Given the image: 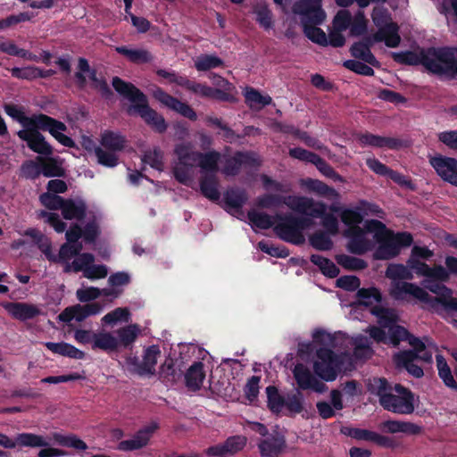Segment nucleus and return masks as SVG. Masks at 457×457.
I'll return each mask as SVG.
<instances>
[{
  "instance_id": "f257e3e1",
  "label": "nucleus",
  "mask_w": 457,
  "mask_h": 457,
  "mask_svg": "<svg viewBox=\"0 0 457 457\" xmlns=\"http://www.w3.org/2000/svg\"><path fill=\"white\" fill-rule=\"evenodd\" d=\"M386 278L392 280L389 294L396 300H416L434 312L440 308L457 311V298L453 296V290L444 284L424 279L422 287L411 282L413 274L407 264H389L386 270Z\"/></svg>"
},
{
  "instance_id": "f03ea898",
  "label": "nucleus",
  "mask_w": 457,
  "mask_h": 457,
  "mask_svg": "<svg viewBox=\"0 0 457 457\" xmlns=\"http://www.w3.org/2000/svg\"><path fill=\"white\" fill-rule=\"evenodd\" d=\"M367 386L371 394L378 396L379 403L385 410L401 415L414 412L418 401L410 389L400 384L392 387L382 378L369 379Z\"/></svg>"
},
{
  "instance_id": "7ed1b4c3",
  "label": "nucleus",
  "mask_w": 457,
  "mask_h": 457,
  "mask_svg": "<svg viewBox=\"0 0 457 457\" xmlns=\"http://www.w3.org/2000/svg\"><path fill=\"white\" fill-rule=\"evenodd\" d=\"M370 337L377 342L389 343L396 346L400 341H407L412 347L408 350L414 355V359L431 364L433 362V354L439 353L437 345L428 337L420 339L410 334L403 327L397 326L391 328V334L386 335L385 331L377 327H370L367 330Z\"/></svg>"
},
{
  "instance_id": "20e7f679",
  "label": "nucleus",
  "mask_w": 457,
  "mask_h": 457,
  "mask_svg": "<svg viewBox=\"0 0 457 457\" xmlns=\"http://www.w3.org/2000/svg\"><path fill=\"white\" fill-rule=\"evenodd\" d=\"M402 61L411 65H423L431 73L449 78L457 77V60L454 52L446 49H421L407 52Z\"/></svg>"
},
{
  "instance_id": "39448f33",
  "label": "nucleus",
  "mask_w": 457,
  "mask_h": 457,
  "mask_svg": "<svg viewBox=\"0 0 457 457\" xmlns=\"http://www.w3.org/2000/svg\"><path fill=\"white\" fill-rule=\"evenodd\" d=\"M368 231L373 235V239L379 244L374 253L378 260H387L396 256L402 247L409 246L412 243V237L410 233L394 234L386 229V226L377 220L366 222Z\"/></svg>"
},
{
  "instance_id": "423d86ee",
  "label": "nucleus",
  "mask_w": 457,
  "mask_h": 457,
  "mask_svg": "<svg viewBox=\"0 0 457 457\" xmlns=\"http://www.w3.org/2000/svg\"><path fill=\"white\" fill-rule=\"evenodd\" d=\"M293 12L301 17L306 37L320 46L328 45L326 33L316 25L321 24L326 13L321 8V0H299L293 6Z\"/></svg>"
},
{
  "instance_id": "0eeeda50",
  "label": "nucleus",
  "mask_w": 457,
  "mask_h": 457,
  "mask_svg": "<svg viewBox=\"0 0 457 457\" xmlns=\"http://www.w3.org/2000/svg\"><path fill=\"white\" fill-rule=\"evenodd\" d=\"M112 87L123 97L130 101L134 105L129 112L138 113L145 121L152 126L156 131H165L167 125L162 116L149 108L146 104L145 95L130 83L125 82L118 77L112 79Z\"/></svg>"
},
{
  "instance_id": "6e6552de",
  "label": "nucleus",
  "mask_w": 457,
  "mask_h": 457,
  "mask_svg": "<svg viewBox=\"0 0 457 457\" xmlns=\"http://www.w3.org/2000/svg\"><path fill=\"white\" fill-rule=\"evenodd\" d=\"M358 304L356 309L361 306L369 309V312L377 317L380 329L386 335L391 334V328L397 327L398 314L395 309L382 306V295L376 287L361 288L357 293Z\"/></svg>"
},
{
  "instance_id": "1a4fd4ad",
  "label": "nucleus",
  "mask_w": 457,
  "mask_h": 457,
  "mask_svg": "<svg viewBox=\"0 0 457 457\" xmlns=\"http://www.w3.org/2000/svg\"><path fill=\"white\" fill-rule=\"evenodd\" d=\"M284 204L291 210L307 214L313 218H322V226L331 234L338 232L337 219L332 214H326L327 205L304 196L289 195L284 198Z\"/></svg>"
},
{
  "instance_id": "9d476101",
  "label": "nucleus",
  "mask_w": 457,
  "mask_h": 457,
  "mask_svg": "<svg viewBox=\"0 0 457 457\" xmlns=\"http://www.w3.org/2000/svg\"><path fill=\"white\" fill-rule=\"evenodd\" d=\"M371 19L378 31L369 37L370 43L384 42L388 47H396L401 42L399 28L391 21L388 11L384 7H375Z\"/></svg>"
},
{
  "instance_id": "9b49d317",
  "label": "nucleus",
  "mask_w": 457,
  "mask_h": 457,
  "mask_svg": "<svg viewBox=\"0 0 457 457\" xmlns=\"http://www.w3.org/2000/svg\"><path fill=\"white\" fill-rule=\"evenodd\" d=\"M174 154L176 160L172 165V171L175 179L186 186H192L194 168L197 162L196 152L190 143H180L175 145Z\"/></svg>"
},
{
  "instance_id": "f8f14e48",
  "label": "nucleus",
  "mask_w": 457,
  "mask_h": 457,
  "mask_svg": "<svg viewBox=\"0 0 457 457\" xmlns=\"http://www.w3.org/2000/svg\"><path fill=\"white\" fill-rule=\"evenodd\" d=\"M100 143L101 145L95 149L97 162L106 167H115L118 164L117 153L125 147V138L119 133L104 131Z\"/></svg>"
},
{
  "instance_id": "ddd939ff",
  "label": "nucleus",
  "mask_w": 457,
  "mask_h": 457,
  "mask_svg": "<svg viewBox=\"0 0 457 457\" xmlns=\"http://www.w3.org/2000/svg\"><path fill=\"white\" fill-rule=\"evenodd\" d=\"M278 221L274 226V231L284 241L301 245L304 242L303 231L310 226L307 219H298L288 215L281 217L277 215Z\"/></svg>"
},
{
  "instance_id": "4468645a",
  "label": "nucleus",
  "mask_w": 457,
  "mask_h": 457,
  "mask_svg": "<svg viewBox=\"0 0 457 457\" xmlns=\"http://www.w3.org/2000/svg\"><path fill=\"white\" fill-rule=\"evenodd\" d=\"M94 262L95 257L92 253H78L71 262H67L64 271H82L83 276L91 280L105 278L108 274V268L104 264H94Z\"/></svg>"
},
{
  "instance_id": "2eb2a0df",
  "label": "nucleus",
  "mask_w": 457,
  "mask_h": 457,
  "mask_svg": "<svg viewBox=\"0 0 457 457\" xmlns=\"http://www.w3.org/2000/svg\"><path fill=\"white\" fill-rule=\"evenodd\" d=\"M342 359V356L336 355L328 348H320L317 350L313 361V370L320 378L326 381H333L337 376Z\"/></svg>"
},
{
  "instance_id": "dca6fc26",
  "label": "nucleus",
  "mask_w": 457,
  "mask_h": 457,
  "mask_svg": "<svg viewBox=\"0 0 457 457\" xmlns=\"http://www.w3.org/2000/svg\"><path fill=\"white\" fill-rule=\"evenodd\" d=\"M34 126H37L41 130L48 131L56 141L66 147H73L75 145L73 139L64 134L67 130V126L60 120L41 113L37 115Z\"/></svg>"
},
{
  "instance_id": "f3484780",
  "label": "nucleus",
  "mask_w": 457,
  "mask_h": 457,
  "mask_svg": "<svg viewBox=\"0 0 457 457\" xmlns=\"http://www.w3.org/2000/svg\"><path fill=\"white\" fill-rule=\"evenodd\" d=\"M37 126H30L18 131V137L26 141L29 148L38 154L49 156L53 154V148L45 137L39 132Z\"/></svg>"
},
{
  "instance_id": "a211bd4d",
  "label": "nucleus",
  "mask_w": 457,
  "mask_h": 457,
  "mask_svg": "<svg viewBox=\"0 0 457 457\" xmlns=\"http://www.w3.org/2000/svg\"><path fill=\"white\" fill-rule=\"evenodd\" d=\"M429 163L444 181L457 187V159L438 154Z\"/></svg>"
},
{
  "instance_id": "6ab92c4d",
  "label": "nucleus",
  "mask_w": 457,
  "mask_h": 457,
  "mask_svg": "<svg viewBox=\"0 0 457 457\" xmlns=\"http://www.w3.org/2000/svg\"><path fill=\"white\" fill-rule=\"evenodd\" d=\"M81 237V228L79 226H74L66 231L67 243L63 244L59 251L57 262L63 263L65 266L70 260L75 258L78 253L80 252L82 246L78 243Z\"/></svg>"
},
{
  "instance_id": "aec40b11",
  "label": "nucleus",
  "mask_w": 457,
  "mask_h": 457,
  "mask_svg": "<svg viewBox=\"0 0 457 457\" xmlns=\"http://www.w3.org/2000/svg\"><path fill=\"white\" fill-rule=\"evenodd\" d=\"M369 234H372L368 231L365 226V230L360 228H348L345 231V236L348 237L349 244L348 248L350 252L357 254H361L374 246V241L369 237Z\"/></svg>"
},
{
  "instance_id": "412c9836",
  "label": "nucleus",
  "mask_w": 457,
  "mask_h": 457,
  "mask_svg": "<svg viewBox=\"0 0 457 457\" xmlns=\"http://www.w3.org/2000/svg\"><path fill=\"white\" fill-rule=\"evenodd\" d=\"M378 429L386 434H403L405 436H418L423 431L421 426L417 423L401 420H386L378 424Z\"/></svg>"
},
{
  "instance_id": "4be33fe9",
  "label": "nucleus",
  "mask_w": 457,
  "mask_h": 457,
  "mask_svg": "<svg viewBox=\"0 0 457 457\" xmlns=\"http://www.w3.org/2000/svg\"><path fill=\"white\" fill-rule=\"evenodd\" d=\"M158 428L156 423H151L139 429L130 439L123 440L118 445L120 451H134L146 446L150 438Z\"/></svg>"
},
{
  "instance_id": "5701e85b",
  "label": "nucleus",
  "mask_w": 457,
  "mask_h": 457,
  "mask_svg": "<svg viewBox=\"0 0 457 457\" xmlns=\"http://www.w3.org/2000/svg\"><path fill=\"white\" fill-rule=\"evenodd\" d=\"M154 96L168 108L179 112L184 117L195 120L197 115L195 112L187 104L182 103L179 99L170 96L161 88H155L153 92Z\"/></svg>"
},
{
  "instance_id": "b1692460",
  "label": "nucleus",
  "mask_w": 457,
  "mask_h": 457,
  "mask_svg": "<svg viewBox=\"0 0 457 457\" xmlns=\"http://www.w3.org/2000/svg\"><path fill=\"white\" fill-rule=\"evenodd\" d=\"M407 264L410 270L415 271L418 276L424 277L425 279H429L435 283H438L437 278H445L447 277L445 267L442 265L430 267L414 257H410Z\"/></svg>"
},
{
  "instance_id": "393cba45",
  "label": "nucleus",
  "mask_w": 457,
  "mask_h": 457,
  "mask_svg": "<svg viewBox=\"0 0 457 457\" xmlns=\"http://www.w3.org/2000/svg\"><path fill=\"white\" fill-rule=\"evenodd\" d=\"M3 307L14 319L25 321L41 314V308L36 304L16 302L4 303Z\"/></svg>"
},
{
  "instance_id": "a878e982",
  "label": "nucleus",
  "mask_w": 457,
  "mask_h": 457,
  "mask_svg": "<svg viewBox=\"0 0 457 457\" xmlns=\"http://www.w3.org/2000/svg\"><path fill=\"white\" fill-rule=\"evenodd\" d=\"M358 142L361 145H370L379 148L399 149L405 145V143L396 137H381L370 133L361 134L358 137Z\"/></svg>"
},
{
  "instance_id": "bb28decb",
  "label": "nucleus",
  "mask_w": 457,
  "mask_h": 457,
  "mask_svg": "<svg viewBox=\"0 0 457 457\" xmlns=\"http://www.w3.org/2000/svg\"><path fill=\"white\" fill-rule=\"evenodd\" d=\"M286 446L285 436L280 434L270 435L258 445L261 457H278Z\"/></svg>"
},
{
  "instance_id": "cd10ccee",
  "label": "nucleus",
  "mask_w": 457,
  "mask_h": 457,
  "mask_svg": "<svg viewBox=\"0 0 457 457\" xmlns=\"http://www.w3.org/2000/svg\"><path fill=\"white\" fill-rule=\"evenodd\" d=\"M258 164L256 155L253 153H237L227 160L223 172L226 175H235L243 166H253Z\"/></svg>"
},
{
  "instance_id": "c85d7f7f",
  "label": "nucleus",
  "mask_w": 457,
  "mask_h": 457,
  "mask_svg": "<svg viewBox=\"0 0 457 457\" xmlns=\"http://www.w3.org/2000/svg\"><path fill=\"white\" fill-rule=\"evenodd\" d=\"M246 200L247 195L245 192L241 189H230L225 194V204L228 208V212L237 217L243 215L241 208Z\"/></svg>"
},
{
  "instance_id": "c756f323",
  "label": "nucleus",
  "mask_w": 457,
  "mask_h": 457,
  "mask_svg": "<svg viewBox=\"0 0 457 457\" xmlns=\"http://www.w3.org/2000/svg\"><path fill=\"white\" fill-rule=\"evenodd\" d=\"M196 163L200 167L203 176L216 175L220 154L215 151H211L205 154L196 152Z\"/></svg>"
},
{
  "instance_id": "7c9ffc66",
  "label": "nucleus",
  "mask_w": 457,
  "mask_h": 457,
  "mask_svg": "<svg viewBox=\"0 0 457 457\" xmlns=\"http://www.w3.org/2000/svg\"><path fill=\"white\" fill-rule=\"evenodd\" d=\"M394 359L396 365L405 369L410 375L417 378L423 377V370L414 362L416 359L411 352H399L395 354Z\"/></svg>"
},
{
  "instance_id": "2f4dec72",
  "label": "nucleus",
  "mask_w": 457,
  "mask_h": 457,
  "mask_svg": "<svg viewBox=\"0 0 457 457\" xmlns=\"http://www.w3.org/2000/svg\"><path fill=\"white\" fill-rule=\"evenodd\" d=\"M204 378L205 372L204 370V364L201 361H195L188 368L185 375L186 385L192 391L200 389Z\"/></svg>"
},
{
  "instance_id": "473e14b6",
  "label": "nucleus",
  "mask_w": 457,
  "mask_h": 457,
  "mask_svg": "<svg viewBox=\"0 0 457 457\" xmlns=\"http://www.w3.org/2000/svg\"><path fill=\"white\" fill-rule=\"evenodd\" d=\"M161 356V350L158 345L146 347L142 355V366L145 377L154 376L156 371V364Z\"/></svg>"
},
{
  "instance_id": "72a5a7b5",
  "label": "nucleus",
  "mask_w": 457,
  "mask_h": 457,
  "mask_svg": "<svg viewBox=\"0 0 457 457\" xmlns=\"http://www.w3.org/2000/svg\"><path fill=\"white\" fill-rule=\"evenodd\" d=\"M118 348V338L112 333L102 330L95 335L93 350H102L110 353L116 351Z\"/></svg>"
},
{
  "instance_id": "f704fd0d",
  "label": "nucleus",
  "mask_w": 457,
  "mask_h": 457,
  "mask_svg": "<svg viewBox=\"0 0 457 457\" xmlns=\"http://www.w3.org/2000/svg\"><path fill=\"white\" fill-rule=\"evenodd\" d=\"M45 345L48 350L56 354H60L76 360H81L85 357L84 352L76 348L72 345H70L65 342H46L45 343Z\"/></svg>"
},
{
  "instance_id": "c9c22d12",
  "label": "nucleus",
  "mask_w": 457,
  "mask_h": 457,
  "mask_svg": "<svg viewBox=\"0 0 457 457\" xmlns=\"http://www.w3.org/2000/svg\"><path fill=\"white\" fill-rule=\"evenodd\" d=\"M87 207L83 200H65L62 213L66 220H81L86 214Z\"/></svg>"
},
{
  "instance_id": "e433bc0d",
  "label": "nucleus",
  "mask_w": 457,
  "mask_h": 457,
  "mask_svg": "<svg viewBox=\"0 0 457 457\" xmlns=\"http://www.w3.org/2000/svg\"><path fill=\"white\" fill-rule=\"evenodd\" d=\"M79 71L87 72L90 86L98 90L103 96H107L110 93L107 83L96 78V72L89 68L87 61L84 58L79 60Z\"/></svg>"
},
{
  "instance_id": "4c0bfd02",
  "label": "nucleus",
  "mask_w": 457,
  "mask_h": 457,
  "mask_svg": "<svg viewBox=\"0 0 457 457\" xmlns=\"http://www.w3.org/2000/svg\"><path fill=\"white\" fill-rule=\"evenodd\" d=\"M374 43H370L369 37L366 42H357L351 47V54L353 57L362 60L363 62L372 65L378 66V62L370 52V46Z\"/></svg>"
},
{
  "instance_id": "58836bf2",
  "label": "nucleus",
  "mask_w": 457,
  "mask_h": 457,
  "mask_svg": "<svg viewBox=\"0 0 457 457\" xmlns=\"http://www.w3.org/2000/svg\"><path fill=\"white\" fill-rule=\"evenodd\" d=\"M141 333L140 327L137 324H130L129 326L119 328L116 331L119 347H128L132 345L137 337Z\"/></svg>"
},
{
  "instance_id": "ea45409f",
  "label": "nucleus",
  "mask_w": 457,
  "mask_h": 457,
  "mask_svg": "<svg viewBox=\"0 0 457 457\" xmlns=\"http://www.w3.org/2000/svg\"><path fill=\"white\" fill-rule=\"evenodd\" d=\"M201 193L211 201L220 199V194L218 189L216 175H204L200 181Z\"/></svg>"
},
{
  "instance_id": "a19ab883",
  "label": "nucleus",
  "mask_w": 457,
  "mask_h": 457,
  "mask_svg": "<svg viewBox=\"0 0 457 457\" xmlns=\"http://www.w3.org/2000/svg\"><path fill=\"white\" fill-rule=\"evenodd\" d=\"M244 95L245 103L252 109H261L272 102L269 95H262L258 90L252 87L246 88Z\"/></svg>"
},
{
  "instance_id": "79ce46f5",
  "label": "nucleus",
  "mask_w": 457,
  "mask_h": 457,
  "mask_svg": "<svg viewBox=\"0 0 457 457\" xmlns=\"http://www.w3.org/2000/svg\"><path fill=\"white\" fill-rule=\"evenodd\" d=\"M54 441L64 447L73 448L78 451H85L87 449V444L75 435H62L60 433H54L52 435Z\"/></svg>"
},
{
  "instance_id": "37998d69",
  "label": "nucleus",
  "mask_w": 457,
  "mask_h": 457,
  "mask_svg": "<svg viewBox=\"0 0 457 457\" xmlns=\"http://www.w3.org/2000/svg\"><path fill=\"white\" fill-rule=\"evenodd\" d=\"M116 51L126 56L130 62L136 63H146L153 60L152 54L145 49H132L126 46H118Z\"/></svg>"
},
{
  "instance_id": "c03bdc74",
  "label": "nucleus",
  "mask_w": 457,
  "mask_h": 457,
  "mask_svg": "<svg viewBox=\"0 0 457 457\" xmlns=\"http://www.w3.org/2000/svg\"><path fill=\"white\" fill-rule=\"evenodd\" d=\"M4 111L10 117L19 121L22 125L23 129L34 126L37 120V114L27 116L22 109L16 105L6 104L4 106Z\"/></svg>"
},
{
  "instance_id": "a18cd8bd",
  "label": "nucleus",
  "mask_w": 457,
  "mask_h": 457,
  "mask_svg": "<svg viewBox=\"0 0 457 457\" xmlns=\"http://www.w3.org/2000/svg\"><path fill=\"white\" fill-rule=\"evenodd\" d=\"M0 51L9 55L18 56L28 61H38V57L37 55L28 50L20 48L15 43L10 40L0 43Z\"/></svg>"
},
{
  "instance_id": "49530a36",
  "label": "nucleus",
  "mask_w": 457,
  "mask_h": 457,
  "mask_svg": "<svg viewBox=\"0 0 457 457\" xmlns=\"http://www.w3.org/2000/svg\"><path fill=\"white\" fill-rule=\"evenodd\" d=\"M41 164L42 174L45 177H60L63 175L62 162L57 158L37 159Z\"/></svg>"
},
{
  "instance_id": "de8ad7c7",
  "label": "nucleus",
  "mask_w": 457,
  "mask_h": 457,
  "mask_svg": "<svg viewBox=\"0 0 457 457\" xmlns=\"http://www.w3.org/2000/svg\"><path fill=\"white\" fill-rule=\"evenodd\" d=\"M17 444L22 447H46L49 445L43 436L33 433H21L17 435Z\"/></svg>"
},
{
  "instance_id": "09e8293b",
  "label": "nucleus",
  "mask_w": 457,
  "mask_h": 457,
  "mask_svg": "<svg viewBox=\"0 0 457 457\" xmlns=\"http://www.w3.org/2000/svg\"><path fill=\"white\" fill-rule=\"evenodd\" d=\"M87 312L84 305L76 304L65 308L58 316V320L62 322H71L75 320L79 322L87 318Z\"/></svg>"
},
{
  "instance_id": "8fccbe9b",
  "label": "nucleus",
  "mask_w": 457,
  "mask_h": 457,
  "mask_svg": "<svg viewBox=\"0 0 457 457\" xmlns=\"http://www.w3.org/2000/svg\"><path fill=\"white\" fill-rule=\"evenodd\" d=\"M248 219L253 227H256L262 229L269 228L273 225L275 226L278 221V219L276 217L272 218L271 216L264 212L257 211L249 212Z\"/></svg>"
},
{
  "instance_id": "3c124183",
  "label": "nucleus",
  "mask_w": 457,
  "mask_h": 457,
  "mask_svg": "<svg viewBox=\"0 0 457 457\" xmlns=\"http://www.w3.org/2000/svg\"><path fill=\"white\" fill-rule=\"evenodd\" d=\"M302 185L311 191L323 196L337 197L338 193L332 187H329L320 180L306 179L303 180Z\"/></svg>"
},
{
  "instance_id": "603ef678",
  "label": "nucleus",
  "mask_w": 457,
  "mask_h": 457,
  "mask_svg": "<svg viewBox=\"0 0 457 457\" xmlns=\"http://www.w3.org/2000/svg\"><path fill=\"white\" fill-rule=\"evenodd\" d=\"M311 261L327 277L335 278L339 273V270L333 262L320 254H312Z\"/></svg>"
},
{
  "instance_id": "864d4df0",
  "label": "nucleus",
  "mask_w": 457,
  "mask_h": 457,
  "mask_svg": "<svg viewBox=\"0 0 457 457\" xmlns=\"http://www.w3.org/2000/svg\"><path fill=\"white\" fill-rule=\"evenodd\" d=\"M142 162L153 169L162 171L164 168L163 152L159 147L149 149L144 154Z\"/></svg>"
},
{
  "instance_id": "5fc2aeb1",
  "label": "nucleus",
  "mask_w": 457,
  "mask_h": 457,
  "mask_svg": "<svg viewBox=\"0 0 457 457\" xmlns=\"http://www.w3.org/2000/svg\"><path fill=\"white\" fill-rule=\"evenodd\" d=\"M294 378L301 389H309L314 377L303 364H296L293 370Z\"/></svg>"
},
{
  "instance_id": "6e6d98bb",
  "label": "nucleus",
  "mask_w": 457,
  "mask_h": 457,
  "mask_svg": "<svg viewBox=\"0 0 457 457\" xmlns=\"http://www.w3.org/2000/svg\"><path fill=\"white\" fill-rule=\"evenodd\" d=\"M222 65L223 61L213 54H202L195 60V67L199 71H206Z\"/></svg>"
},
{
  "instance_id": "4d7b16f0",
  "label": "nucleus",
  "mask_w": 457,
  "mask_h": 457,
  "mask_svg": "<svg viewBox=\"0 0 457 457\" xmlns=\"http://www.w3.org/2000/svg\"><path fill=\"white\" fill-rule=\"evenodd\" d=\"M349 29L350 34L353 37H359L367 32L368 20L366 19L363 11L360 10L353 15V17L352 16Z\"/></svg>"
},
{
  "instance_id": "13d9d810",
  "label": "nucleus",
  "mask_w": 457,
  "mask_h": 457,
  "mask_svg": "<svg viewBox=\"0 0 457 457\" xmlns=\"http://www.w3.org/2000/svg\"><path fill=\"white\" fill-rule=\"evenodd\" d=\"M353 344L356 358H368L371 355L370 340L367 337L359 335L353 339Z\"/></svg>"
},
{
  "instance_id": "bf43d9fd",
  "label": "nucleus",
  "mask_w": 457,
  "mask_h": 457,
  "mask_svg": "<svg viewBox=\"0 0 457 457\" xmlns=\"http://www.w3.org/2000/svg\"><path fill=\"white\" fill-rule=\"evenodd\" d=\"M130 319V313L127 308H116L108 312L102 318V322L106 325H114L120 321L128 322Z\"/></svg>"
},
{
  "instance_id": "052dcab7",
  "label": "nucleus",
  "mask_w": 457,
  "mask_h": 457,
  "mask_svg": "<svg viewBox=\"0 0 457 457\" xmlns=\"http://www.w3.org/2000/svg\"><path fill=\"white\" fill-rule=\"evenodd\" d=\"M180 86L200 96L210 97L213 95V88L211 87L190 81L187 78H185V79H180Z\"/></svg>"
},
{
  "instance_id": "680f3d73",
  "label": "nucleus",
  "mask_w": 457,
  "mask_h": 457,
  "mask_svg": "<svg viewBox=\"0 0 457 457\" xmlns=\"http://www.w3.org/2000/svg\"><path fill=\"white\" fill-rule=\"evenodd\" d=\"M256 21L264 29H270L273 27L271 12L265 4H258L254 8Z\"/></svg>"
},
{
  "instance_id": "e2e57ef3",
  "label": "nucleus",
  "mask_w": 457,
  "mask_h": 457,
  "mask_svg": "<svg viewBox=\"0 0 457 457\" xmlns=\"http://www.w3.org/2000/svg\"><path fill=\"white\" fill-rule=\"evenodd\" d=\"M319 170V171L324 176L332 179L335 181L343 182L344 179L335 171V170L323 159H321L319 155L316 154L312 162Z\"/></svg>"
},
{
  "instance_id": "0e129e2a",
  "label": "nucleus",
  "mask_w": 457,
  "mask_h": 457,
  "mask_svg": "<svg viewBox=\"0 0 457 457\" xmlns=\"http://www.w3.org/2000/svg\"><path fill=\"white\" fill-rule=\"evenodd\" d=\"M29 12H23L18 14H12L4 19L0 20V31L5 30L18 23L29 21L32 19Z\"/></svg>"
},
{
  "instance_id": "69168bd1",
  "label": "nucleus",
  "mask_w": 457,
  "mask_h": 457,
  "mask_svg": "<svg viewBox=\"0 0 457 457\" xmlns=\"http://www.w3.org/2000/svg\"><path fill=\"white\" fill-rule=\"evenodd\" d=\"M341 220L349 228H359L362 220L361 212L357 209H344L340 214Z\"/></svg>"
},
{
  "instance_id": "338daca9",
  "label": "nucleus",
  "mask_w": 457,
  "mask_h": 457,
  "mask_svg": "<svg viewBox=\"0 0 457 457\" xmlns=\"http://www.w3.org/2000/svg\"><path fill=\"white\" fill-rule=\"evenodd\" d=\"M247 439L244 436H234L228 437L225 442V449L228 455H233L241 451L246 445Z\"/></svg>"
},
{
  "instance_id": "774afa93",
  "label": "nucleus",
  "mask_w": 457,
  "mask_h": 457,
  "mask_svg": "<svg viewBox=\"0 0 457 457\" xmlns=\"http://www.w3.org/2000/svg\"><path fill=\"white\" fill-rule=\"evenodd\" d=\"M266 393L268 396L269 408L273 412H279L284 405V403L278 395L277 388L275 386H268L266 388Z\"/></svg>"
}]
</instances>
